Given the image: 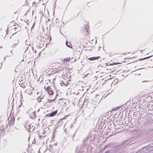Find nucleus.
<instances>
[{
    "mask_svg": "<svg viewBox=\"0 0 153 153\" xmlns=\"http://www.w3.org/2000/svg\"><path fill=\"white\" fill-rule=\"evenodd\" d=\"M27 114L29 115L31 119L34 118L36 117V111L32 108L27 110Z\"/></svg>",
    "mask_w": 153,
    "mask_h": 153,
    "instance_id": "obj_1",
    "label": "nucleus"
},
{
    "mask_svg": "<svg viewBox=\"0 0 153 153\" xmlns=\"http://www.w3.org/2000/svg\"><path fill=\"white\" fill-rule=\"evenodd\" d=\"M44 88L46 91L48 92V94L50 95H52L53 94V92L51 88H50V86H48L46 88L45 86L44 87Z\"/></svg>",
    "mask_w": 153,
    "mask_h": 153,
    "instance_id": "obj_2",
    "label": "nucleus"
},
{
    "mask_svg": "<svg viewBox=\"0 0 153 153\" xmlns=\"http://www.w3.org/2000/svg\"><path fill=\"white\" fill-rule=\"evenodd\" d=\"M82 34L86 36L88 34V29L86 27L83 28L82 31Z\"/></svg>",
    "mask_w": 153,
    "mask_h": 153,
    "instance_id": "obj_3",
    "label": "nucleus"
},
{
    "mask_svg": "<svg viewBox=\"0 0 153 153\" xmlns=\"http://www.w3.org/2000/svg\"><path fill=\"white\" fill-rule=\"evenodd\" d=\"M145 49L146 48H144L143 50H137L135 51L134 53H133V54L137 53V54H139V53L142 54L143 53V52L145 51Z\"/></svg>",
    "mask_w": 153,
    "mask_h": 153,
    "instance_id": "obj_4",
    "label": "nucleus"
},
{
    "mask_svg": "<svg viewBox=\"0 0 153 153\" xmlns=\"http://www.w3.org/2000/svg\"><path fill=\"white\" fill-rule=\"evenodd\" d=\"M57 111L56 110V111L53 112L51 113H49L48 115L49 117H53L55 115H56L57 113Z\"/></svg>",
    "mask_w": 153,
    "mask_h": 153,
    "instance_id": "obj_5",
    "label": "nucleus"
},
{
    "mask_svg": "<svg viewBox=\"0 0 153 153\" xmlns=\"http://www.w3.org/2000/svg\"><path fill=\"white\" fill-rule=\"evenodd\" d=\"M100 58V56L93 57L88 58V59L91 60H94L96 59H97Z\"/></svg>",
    "mask_w": 153,
    "mask_h": 153,
    "instance_id": "obj_6",
    "label": "nucleus"
},
{
    "mask_svg": "<svg viewBox=\"0 0 153 153\" xmlns=\"http://www.w3.org/2000/svg\"><path fill=\"white\" fill-rule=\"evenodd\" d=\"M66 45L68 47L72 48V46L71 44V43L70 42H66Z\"/></svg>",
    "mask_w": 153,
    "mask_h": 153,
    "instance_id": "obj_7",
    "label": "nucleus"
},
{
    "mask_svg": "<svg viewBox=\"0 0 153 153\" xmlns=\"http://www.w3.org/2000/svg\"><path fill=\"white\" fill-rule=\"evenodd\" d=\"M70 57H67V58H65L64 59L63 61L64 62H69L70 61Z\"/></svg>",
    "mask_w": 153,
    "mask_h": 153,
    "instance_id": "obj_8",
    "label": "nucleus"
},
{
    "mask_svg": "<svg viewBox=\"0 0 153 153\" xmlns=\"http://www.w3.org/2000/svg\"><path fill=\"white\" fill-rule=\"evenodd\" d=\"M15 119L14 118H12L11 119L10 121V125H13L14 124Z\"/></svg>",
    "mask_w": 153,
    "mask_h": 153,
    "instance_id": "obj_9",
    "label": "nucleus"
},
{
    "mask_svg": "<svg viewBox=\"0 0 153 153\" xmlns=\"http://www.w3.org/2000/svg\"><path fill=\"white\" fill-rule=\"evenodd\" d=\"M61 82H62V83H61H61L63 84H64V85H65L66 86L67 85H68V84L67 82L66 84H65V82H64L63 81H62Z\"/></svg>",
    "mask_w": 153,
    "mask_h": 153,
    "instance_id": "obj_10",
    "label": "nucleus"
},
{
    "mask_svg": "<svg viewBox=\"0 0 153 153\" xmlns=\"http://www.w3.org/2000/svg\"><path fill=\"white\" fill-rule=\"evenodd\" d=\"M16 43H13L14 44V45H17L18 44L19 41L18 40H16Z\"/></svg>",
    "mask_w": 153,
    "mask_h": 153,
    "instance_id": "obj_11",
    "label": "nucleus"
},
{
    "mask_svg": "<svg viewBox=\"0 0 153 153\" xmlns=\"http://www.w3.org/2000/svg\"><path fill=\"white\" fill-rule=\"evenodd\" d=\"M152 56H149V57H145L143 59H140V60H142V59H148V58H149L150 57H151Z\"/></svg>",
    "mask_w": 153,
    "mask_h": 153,
    "instance_id": "obj_12",
    "label": "nucleus"
},
{
    "mask_svg": "<svg viewBox=\"0 0 153 153\" xmlns=\"http://www.w3.org/2000/svg\"><path fill=\"white\" fill-rule=\"evenodd\" d=\"M136 57V56H132L130 58H135Z\"/></svg>",
    "mask_w": 153,
    "mask_h": 153,
    "instance_id": "obj_13",
    "label": "nucleus"
},
{
    "mask_svg": "<svg viewBox=\"0 0 153 153\" xmlns=\"http://www.w3.org/2000/svg\"><path fill=\"white\" fill-rule=\"evenodd\" d=\"M53 100H48V102H49V103H50V102H51L52 101H53Z\"/></svg>",
    "mask_w": 153,
    "mask_h": 153,
    "instance_id": "obj_14",
    "label": "nucleus"
},
{
    "mask_svg": "<svg viewBox=\"0 0 153 153\" xmlns=\"http://www.w3.org/2000/svg\"><path fill=\"white\" fill-rule=\"evenodd\" d=\"M22 105V102H21L20 105H19V107H21V106Z\"/></svg>",
    "mask_w": 153,
    "mask_h": 153,
    "instance_id": "obj_15",
    "label": "nucleus"
},
{
    "mask_svg": "<svg viewBox=\"0 0 153 153\" xmlns=\"http://www.w3.org/2000/svg\"><path fill=\"white\" fill-rule=\"evenodd\" d=\"M118 63H113V64H111L110 65H115V64H118Z\"/></svg>",
    "mask_w": 153,
    "mask_h": 153,
    "instance_id": "obj_16",
    "label": "nucleus"
},
{
    "mask_svg": "<svg viewBox=\"0 0 153 153\" xmlns=\"http://www.w3.org/2000/svg\"><path fill=\"white\" fill-rule=\"evenodd\" d=\"M45 6H43V7L42 9H44V10H45Z\"/></svg>",
    "mask_w": 153,
    "mask_h": 153,
    "instance_id": "obj_17",
    "label": "nucleus"
},
{
    "mask_svg": "<svg viewBox=\"0 0 153 153\" xmlns=\"http://www.w3.org/2000/svg\"><path fill=\"white\" fill-rule=\"evenodd\" d=\"M36 4V3L35 2H33V5H34V4Z\"/></svg>",
    "mask_w": 153,
    "mask_h": 153,
    "instance_id": "obj_18",
    "label": "nucleus"
},
{
    "mask_svg": "<svg viewBox=\"0 0 153 153\" xmlns=\"http://www.w3.org/2000/svg\"><path fill=\"white\" fill-rule=\"evenodd\" d=\"M113 110H114V111H115L116 110V109H113Z\"/></svg>",
    "mask_w": 153,
    "mask_h": 153,
    "instance_id": "obj_19",
    "label": "nucleus"
},
{
    "mask_svg": "<svg viewBox=\"0 0 153 153\" xmlns=\"http://www.w3.org/2000/svg\"><path fill=\"white\" fill-rule=\"evenodd\" d=\"M50 40H51V37H50Z\"/></svg>",
    "mask_w": 153,
    "mask_h": 153,
    "instance_id": "obj_20",
    "label": "nucleus"
},
{
    "mask_svg": "<svg viewBox=\"0 0 153 153\" xmlns=\"http://www.w3.org/2000/svg\"><path fill=\"white\" fill-rule=\"evenodd\" d=\"M43 4V5H44V4Z\"/></svg>",
    "mask_w": 153,
    "mask_h": 153,
    "instance_id": "obj_21",
    "label": "nucleus"
},
{
    "mask_svg": "<svg viewBox=\"0 0 153 153\" xmlns=\"http://www.w3.org/2000/svg\"><path fill=\"white\" fill-rule=\"evenodd\" d=\"M105 153H107V152H105Z\"/></svg>",
    "mask_w": 153,
    "mask_h": 153,
    "instance_id": "obj_22",
    "label": "nucleus"
}]
</instances>
